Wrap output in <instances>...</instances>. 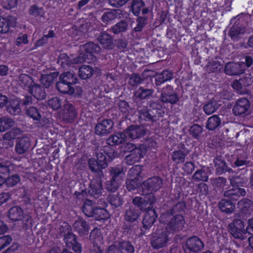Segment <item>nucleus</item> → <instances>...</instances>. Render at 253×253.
I'll list each match as a JSON object with an SVG mask.
<instances>
[{
	"label": "nucleus",
	"mask_w": 253,
	"mask_h": 253,
	"mask_svg": "<svg viewBox=\"0 0 253 253\" xmlns=\"http://www.w3.org/2000/svg\"><path fill=\"white\" fill-rule=\"evenodd\" d=\"M178 203L169 210L165 212L160 216L161 222L166 224L165 231L168 233L173 234L183 229L185 223L184 216L181 214H176L171 216L175 212V209L180 206Z\"/></svg>",
	"instance_id": "f257e3e1"
},
{
	"label": "nucleus",
	"mask_w": 253,
	"mask_h": 253,
	"mask_svg": "<svg viewBox=\"0 0 253 253\" xmlns=\"http://www.w3.org/2000/svg\"><path fill=\"white\" fill-rule=\"evenodd\" d=\"M146 133V129L143 126L131 125L124 130V132H118L110 136L106 143L111 146L120 145L126 141L127 137L132 139L139 138Z\"/></svg>",
	"instance_id": "f03ea898"
},
{
	"label": "nucleus",
	"mask_w": 253,
	"mask_h": 253,
	"mask_svg": "<svg viewBox=\"0 0 253 253\" xmlns=\"http://www.w3.org/2000/svg\"><path fill=\"white\" fill-rule=\"evenodd\" d=\"M150 109L142 108L138 110L139 119L146 122H156L162 117L165 111L163 105L158 100H151L149 102Z\"/></svg>",
	"instance_id": "7ed1b4c3"
},
{
	"label": "nucleus",
	"mask_w": 253,
	"mask_h": 253,
	"mask_svg": "<svg viewBox=\"0 0 253 253\" xmlns=\"http://www.w3.org/2000/svg\"><path fill=\"white\" fill-rule=\"evenodd\" d=\"M100 51V47L92 42L82 45L80 46V53L74 62L77 63H90L94 59L93 53H98Z\"/></svg>",
	"instance_id": "20e7f679"
},
{
	"label": "nucleus",
	"mask_w": 253,
	"mask_h": 253,
	"mask_svg": "<svg viewBox=\"0 0 253 253\" xmlns=\"http://www.w3.org/2000/svg\"><path fill=\"white\" fill-rule=\"evenodd\" d=\"M163 184V179L158 176L148 178L139 187V191L143 195H148L161 188Z\"/></svg>",
	"instance_id": "39448f33"
},
{
	"label": "nucleus",
	"mask_w": 253,
	"mask_h": 253,
	"mask_svg": "<svg viewBox=\"0 0 253 253\" xmlns=\"http://www.w3.org/2000/svg\"><path fill=\"white\" fill-rule=\"evenodd\" d=\"M165 230L159 228L153 234L151 244L155 249H160L166 245L168 241V235Z\"/></svg>",
	"instance_id": "423d86ee"
},
{
	"label": "nucleus",
	"mask_w": 253,
	"mask_h": 253,
	"mask_svg": "<svg viewBox=\"0 0 253 253\" xmlns=\"http://www.w3.org/2000/svg\"><path fill=\"white\" fill-rule=\"evenodd\" d=\"M159 99L158 101L160 103L161 102L164 103L174 104L179 101V97L176 93L172 92L171 86H167L162 89Z\"/></svg>",
	"instance_id": "0eeeda50"
},
{
	"label": "nucleus",
	"mask_w": 253,
	"mask_h": 253,
	"mask_svg": "<svg viewBox=\"0 0 253 253\" xmlns=\"http://www.w3.org/2000/svg\"><path fill=\"white\" fill-rule=\"evenodd\" d=\"M113 125V122L111 120H103L96 125L95 127V133L100 136L106 135L112 131Z\"/></svg>",
	"instance_id": "6e6552de"
},
{
	"label": "nucleus",
	"mask_w": 253,
	"mask_h": 253,
	"mask_svg": "<svg viewBox=\"0 0 253 253\" xmlns=\"http://www.w3.org/2000/svg\"><path fill=\"white\" fill-rule=\"evenodd\" d=\"M250 106L249 101L246 98L238 99L232 109L234 114L236 116L245 114Z\"/></svg>",
	"instance_id": "1a4fd4ad"
},
{
	"label": "nucleus",
	"mask_w": 253,
	"mask_h": 253,
	"mask_svg": "<svg viewBox=\"0 0 253 253\" xmlns=\"http://www.w3.org/2000/svg\"><path fill=\"white\" fill-rule=\"evenodd\" d=\"M185 246L187 250L193 253L201 251L204 247L202 240L196 236L189 238L186 241Z\"/></svg>",
	"instance_id": "9d476101"
},
{
	"label": "nucleus",
	"mask_w": 253,
	"mask_h": 253,
	"mask_svg": "<svg viewBox=\"0 0 253 253\" xmlns=\"http://www.w3.org/2000/svg\"><path fill=\"white\" fill-rule=\"evenodd\" d=\"M246 194V190L242 187H232L223 193V196L230 200L237 201Z\"/></svg>",
	"instance_id": "9b49d317"
},
{
	"label": "nucleus",
	"mask_w": 253,
	"mask_h": 253,
	"mask_svg": "<svg viewBox=\"0 0 253 253\" xmlns=\"http://www.w3.org/2000/svg\"><path fill=\"white\" fill-rule=\"evenodd\" d=\"M76 116V110L72 104L66 103L64 105L62 116L64 120L67 122H72Z\"/></svg>",
	"instance_id": "f8f14e48"
},
{
	"label": "nucleus",
	"mask_w": 253,
	"mask_h": 253,
	"mask_svg": "<svg viewBox=\"0 0 253 253\" xmlns=\"http://www.w3.org/2000/svg\"><path fill=\"white\" fill-rule=\"evenodd\" d=\"M101 178L91 181L88 191V194L95 199L101 196L102 185Z\"/></svg>",
	"instance_id": "ddd939ff"
},
{
	"label": "nucleus",
	"mask_w": 253,
	"mask_h": 253,
	"mask_svg": "<svg viewBox=\"0 0 253 253\" xmlns=\"http://www.w3.org/2000/svg\"><path fill=\"white\" fill-rule=\"evenodd\" d=\"M73 228L80 236H84L88 233L89 226L86 221L79 218L73 224Z\"/></svg>",
	"instance_id": "4468645a"
},
{
	"label": "nucleus",
	"mask_w": 253,
	"mask_h": 253,
	"mask_svg": "<svg viewBox=\"0 0 253 253\" xmlns=\"http://www.w3.org/2000/svg\"><path fill=\"white\" fill-rule=\"evenodd\" d=\"M213 163L216 173L218 174H221L231 170L228 167L223 158L220 156L215 157L213 160Z\"/></svg>",
	"instance_id": "2eb2a0df"
},
{
	"label": "nucleus",
	"mask_w": 253,
	"mask_h": 253,
	"mask_svg": "<svg viewBox=\"0 0 253 253\" xmlns=\"http://www.w3.org/2000/svg\"><path fill=\"white\" fill-rule=\"evenodd\" d=\"M243 65L239 63H228L225 67V72L231 76L238 75L244 72Z\"/></svg>",
	"instance_id": "dca6fc26"
},
{
	"label": "nucleus",
	"mask_w": 253,
	"mask_h": 253,
	"mask_svg": "<svg viewBox=\"0 0 253 253\" xmlns=\"http://www.w3.org/2000/svg\"><path fill=\"white\" fill-rule=\"evenodd\" d=\"M244 27L239 23L234 24L230 29L229 36L232 40L238 41L245 33Z\"/></svg>",
	"instance_id": "f3484780"
},
{
	"label": "nucleus",
	"mask_w": 253,
	"mask_h": 253,
	"mask_svg": "<svg viewBox=\"0 0 253 253\" xmlns=\"http://www.w3.org/2000/svg\"><path fill=\"white\" fill-rule=\"evenodd\" d=\"M158 217L156 212L154 209H149L145 213L142 223L145 229L150 228L154 223Z\"/></svg>",
	"instance_id": "a211bd4d"
},
{
	"label": "nucleus",
	"mask_w": 253,
	"mask_h": 253,
	"mask_svg": "<svg viewBox=\"0 0 253 253\" xmlns=\"http://www.w3.org/2000/svg\"><path fill=\"white\" fill-rule=\"evenodd\" d=\"M97 41L105 49H111L113 46V38L107 33L103 32L100 33L97 38Z\"/></svg>",
	"instance_id": "6ab92c4d"
},
{
	"label": "nucleus",
	"mask_w": 253,
	"mask_h": 253,
	"mask_svg": "<svg viewBox=\"0 0 253 253\" xmlns=\"http://www.w3.org/2000/svg\"><path fill=\"white\" fill-rule=\"evenodd\" d=\"M143 157V152L141 149H137L126 156L125 161L128 165H132L138 162Z\"/></svg>",
	"instance_id": "aec40b11"
},
{
	"label": "nucleus",
	"mask_w": 253,
	"mask_h": 253,
	"mask_svg": "<svg viewBox=\"0 0 253 253\" xmlns=\"http://www.w3.org/2000/svg\"><path fill=\"white\" fill-rule=\"evenodd\" d=\"M29 91L38 100L44 99L46 97V93L44 88L35 83L30 87Z\"/></svg>",
	"instance_id": "412c9836"
},
{
	"label": "nucleus",
	"mask_w": 253,
	"mask_h": 253,
	"mask_svg": "<svg viewBox=\"0 0 253 253\" xmlns=\"http://www.w3.org/2000/svg\"><path fill=\"white\" fill-rule=\"evenodd\" d=\"M30 142L29 138L27 137H22L18 140L16 144L15 151L19 154L26 153L29 149Z\"/></svg>",
	"instance_id": "4be33fe9"
},
{
	"label": "nucleus",
	"mask_w": 253,
	"mask_h": 253,
	"mask_svg": "<svg viewBox=\"0 0 253 253\" xmlns=\"http://www.w3.org/2000/svg\"><path fill=\"white\" fill-rule=\"evenodd\" d=\"M6 107L7 111L12 115H17L21 112L20 101L18 99L9 100Z\"/></svg>",
	"instance_id": "5701e85b"
},
{
	"label": "nucleus",
	"mask_w": 253,
	"mask_h": 253,
	"mask_svg": "<svg viewBox=\"0 0 253 253\" xmlns=\"http://www.w3.org/2000/svg\"><path fill=\"white\" fill-rule=\"evenodd\" d=\"M221 124V120L218 115H214L208 118L206 127L209 130L212 131L218 128Z\"/></svg>",
	"instance_id": "b1692460"
},
{
	"label": "nucleus",
	"mask_w": 253,
	"mask_h": 253,
	"mask_svg": "<svg viewBox=\"0 0 253 253\" xmlns=\"http://www.w3.org/2000/svg\"><path fill=\"white\" fill-rule=\"evenodd\" d=\"M238 208L246 214L253 211V203L252 201L245 199L240 200L238 203Z\"/></svg>",
	"instance_id": "393cba45"
},
{
	"label": "nucleus",
	"mask_w": 253,
	"mask_h": 253,
	"mask_svg": "<svg viewBox=\"0 0 253 253\" xmlns=\"http://www.w3.org/2000/svg\"><path fill=\"white\" fill-rule=\"evenodd\" d=\"M15 125V121L9 117H2L0 118V132H4Z\"/></svg>",
	"instance_id": "a878e982"
},
{
	"label": "nucleus",
	"mask_w": 253,
	"mask_h": 253,
	"mask_svg": "<svg viewBox=\"0 0 253 253\" xmlns=\"http://www.w3.org/2000/svg\"><path fill=\"white\" fill-rule=\"evenodd\" d=\"M75 59H76V57H69L66 54L63 53L59 55L58 58L57 63L60 65L62 67L65 68L66 66H69L74 64H78L74 62Z\"/></svg>",
	"instance_id": "bb28decb"
},
{
	"label": "nucleus",
	"mask_w": 253,
	"mask_h": 253,
	"mask_svg": "<svg viewBox=\"0 0 253 253\" xmlns=\"http://www.w3.org/2000/svg\"><path fill=\"white\" fill-rule=\"evenodd\" d=\"M173 77V73L168 70H164L156 76L155 84L157 86L160 85L165 82L170 80Z\"/></svg>",
	"instance_id": "cd10ccee"
},
{
	"label": "nucleus",
	"mask_w": 253,
	"mask_h": 253,
	"mask_svg": "<svg viewBox=\"0 0 253 253\" xmlns=\"http://www.w3.org/2000/svg\"><path fill=\"white\" fill-rule=\"evenodd\" d=\"M128 28V23L125 20H121L113 26L109 31L115 34H119L126 32Z\"/></svg>",
	"instance_id": "c85d7f7f"
},
{
	"label": "nucleus",
	"mask_w": 253,
	"mask_h": 253,
	"mask_svg": "<svg viewBox=\"0 0 253 253\" xmlns=\"http://www.w3.org/2000/svg\"><path fill=\"white\" fill-rule=\"evenodd\" d=\"M88 166L89 169L92 172L98 173L99 178L103 177V173L102 171V167L100 164L94 158H90L88 160Z\"/></svg>",
	"instance_id": "c756f323"
},
{
	"label": "nucleus",
	"mask_w": 253,
	"mask_h": 253,
	"mask_svg": "<svg viewBox=\"0 0 253 253\" xmlns=\"http://www.w3.org/2000/svg\"><path fill=\"white\" fill-rule=\"evenodd\" d=\"M109 169L111 178L122 182L125 174L123 168L121 167H110Z\"/></svg>",
	"instance_id": "7c9ffc66"
},
{
	"label": "nucleus",
	"mask_w": 253,
	"mask_h": 253,
	"mask_svg": "<svg viewBox=\"0 0 253 253\" xmlns=\"http://www.w3.org/2000/svg\"><path fill=\"white\" fill-rule=\"evenodd\" d=\"M57 76L58 74L56 72L43 75L40 79L41 83L46 88H48L54 83L55 79L57 78Z\"/></svg>",
	"instance_id": "2f4dec72"
},
{
	"label": "nucleus",
	"mask_w": 253,
	"mask_h": 253,
	"mask_svg": "<svg viewBox=\"0 0 253 253\" xmlns=\"http://www.w3.org/2000/svg\"><path fill=\"white\" fill-rule=\"evenodd\" d=\"M17 82L22 87H27L28 90L33 84L35 83L31 77L26 74H22L18 77Z\"/></svg>",
	"instance_id": "473e14b6"
},
{
	"label": "nucleus",
	"mask_w": 253,
	"mask_h": 253,
	"mask_svg": "<svg viewBox=\"0 0 253 253\" xmlns=\"http://www.w3.org/2000/svg\"><path fill=\"white\" fill-rule=\"evenodd\" d=\"M139 216V212L135 208L130 207L126 210L125 218L127 221L132 222L138 219Z\"/></svg>",
	"instance_id": "72a5a7b5"
},
{
	"label": "nucleus",
	"mask_w": 253,
	"mask_h": 253,
	"mask_svg": "<svg viewBox=\"0 0 253 253\" xmlns=\"http://www.w3.org/2000/svg\"><path fill=\"white\" fill-rule=\"evenodd\" d=\"M220 210L226 213H231L234 211L235 205L230 201L226 199L221 200L218 204Z\"/></svg>",
	"instance_id": "f704fd0d"
},
{
	"label": "nucleus",
	"mask_w": 253,
	"mask_h": 253,
	"mask_svg": "<svg viewBox=\"0 0 253 253\" xmlns=\"http://www.w3.org/2000/svg\"><path fill=\"white\" fill-rule=\"evenodd\" d=\"M56 88L59 92L63 94H72L74 92V88L71 86L70 84L60 80L56 84Z\"/></svg>",
	"instance_id": "c9c22d12"
},
{
	"label": "nucleus",
	"mask_w": 253,
	"mask_h": 253,
	"mask_svg": "<svg viewBox=\"0 0 253 253\" xmlns=\"http://www.w3.org/2000/svg\"><path fill=\"white\" fill-rule=\"evenodd\" d=\"M119 14V11L117 10H112L105 12L102 15L101 20L103 23L108 24L115 20Z\"/></svg>",
	"instance_id": "e433bc0d"
},
{
	"label": "nucleus",
	"mask_w": 253,
	"mask_h": 253,
	"mask_svg": "<svg viewBox=\"0 0 253 253\" xmlns=\"http://www.w3.org/2000/svg\"><path fill=\"white\" fill-rule=\"evenodd\" d=\"M154 92L153 89L144 88L142 87H139L135 93L136 97L140 99H145L152 96Z\"/></svg>",
	"instance_id": "4c0bfd02"
},
{
	"label": "nucleus",
	"mask_w": 253,
	"mask_h": 253,
	"mask_svg": "<svg viewBox=\"0 0 253 253\" xmlns=\"http://www.w3.org/2000/svg\"><path fill=\"white\" fill-rule=\"evenodd\" d=\"M92 217L97 220H105L108 218L109 213L104 208L96 207Z\"/></svg>",
	"instance_id": "58836bf2"
},
{
	"label": "nucleus",
	"mask_w": 253,
	"mask_h": 253,
	"mask_svg": "<svg viewBox=\"0 0 253 253\" xmlns=\"http://www.w3.org/2000/svg\"><path fill=\"white\" fill-rule=\"evenodd\" d=\"M23 215L22 209L18 207L11 208L9 211V217L11 220L16 221L21 219Z\"/></svg>",
	"instance_id": "ea45409f"
},
{
	"label": "nucleus",
	"mask_w": 253,
	"mask_h": 253,
	"mask_svg": "<svg viewBox=\"0 0 253 253\" xmlns=\"http://www.w3.org/2000/svg\"><path fill=\"white\" fill-rule=\"evenodd\" d=\"M59 80L71 85L76 83L77 79L73 73L67 72L61 75Z\"/></svg>",
	"instance_id": "a19ab883"
},
{
	"label": "nucleus",
	"mask_w": 253,
	"mask_h": 253,
	"mask_svg": "<svg viewBox=\"0 0 253 253\" xmlns=\"http://www.w3.org/2000/svg\"><path fill=\"white\" fill-rule=\"evenodd\" d=\"M90 240L93 243V245H97L101 243L103 240V236L99 229L95 228L93 229L90 234Z\"/></svg>",
	"instance_id": "79ce46f5"
},
{
	"label": "nucleus",
	"mask_w": 253,
	"mask_h": 253,
	"mask_svg": "<svg viewBox=\"0 0 253 253\" xmlns=\"http://www.w3.org/2000/svg\"><path fill=\"white\" fill-rule=\"evenodd\" d=\"M93 73L92 67L87 65L82 66L79 71V76L83 79H87L90 78Z\"/></svg>",
	"instance_id": "37998d69"
},
{
	"label": "nucleus",
	"mask_w": 253,
	"mask_h": 253,
	"mask_svg": "<svg viewBox=\"0 0 253 253\" xmlns=\"http://www.w3.org/2000/svg\"><path fill=\"white\" fill-rule=\"evenodd\" d=\"M222 66L220 62L211 60L207 65V71L208 73L218 72L221 70Z\"/></svg>",
	"instance_id": "c03bdc74"
},
{
	"label": "nucleus",
	"mask_w": 253,
	"mask_h": 253,
	"mask_svg": "<svg viewBox=\"0 0 253 253\" xmlns=\"http://www.w3.org/2000/svg\"><path fill=\"white\" fill-rule=\"evenodd\" d=\"M96 207L90 200L86 201L83 207V211L88 217H92Z\"/></svg>",
	"instance_id": "a18cd8bd"
},
{
	"label": "nucleus",
	"mask_w": 253,
	"mask_h": 253,
	"mask_svg": "<svg viewBox=\"0 0 253 253\" xmlns=\"http://www.w3.org/2000/svg\"><path fill=\"white\" fill-rule=\"evenodd\" d=\"M186 154L181 150H175L172 153L171 159L176 164L183 163L185 161Z\"/></svg>",
	"instance_id": "49530a36"
},
{
	"label": "nucleus",
	"mask_w": 253,
	"mask_h": 253,
	"mask_svg": "<svg viewBox=\"0 0 253 253\" xmlns=\"http://www.w3.org/2000/svg\"><path fill=\"white\" fill-rule=\"evenodd\" d=\"M132 203L142 211L147 209L149 210V207H147V203L146 202V197H135L132 200Z\"/></svg>",
	"instance_id": "de8ad7c7"
},
{
	"label": "nucleus",
	"mask_w": 253,
	"mask_h": 253,
	"mask_svg": "<svg viewBox=\"0 0 253 253\" xmlns=\"http://www.w3.org/2000/svg\"><path fill=\"white\" fill-rule=\"evenodd\" d=\"M226 182V179L223 177H212L210 179V183L214 189L224 187Z\"/></svg>",
	"instance_id": "09e8293b"
},
{
	"label": "nucleus",
	"mask_w": 253,
	"mask_h": 253,
	"mask_svg": "<svg viewBox=\"0 0 253 253\" xmlns=\"http://www.w3.org/2000/svg\"><path fill=\"white\" fill-rule=\"evenodd\" d=\"M219 108V105L216 101H211L204 107V110L207 115H211L215 112Z\"/></svg>",
	"instance_id": "8fccbe9b"
},
{
	"label": "nucleus",
	"mask_w": 253,
	"mask_h": 253,
	"mask_svg": "<svg viewBox=\"0 0 253 253\" xmlns=\"http://www.w3.org/2000/svg\"><path fill=\"white\" fill-rule=\"evenodd\" d=\"M192 178L197 181L207 182L208 180L209 177L206 171L201 169L197 170L192 175Z\"/></svg>",
	"instance_id": "3c124183"
},
{
	"label": "nucleus",
	"mask_w": 253,
	"mask_h": 253,
	"mask_svg": "<svg viewBox=\"0 0 253 253\" xmlns=\"http://www.w3.org/2000/svg\"><path fill=\"white\" fill-rule=\"evenodd\" d=\"M137 25L133 29L132 35L134 36L135 33L142 31L145 25L147 24V18L146 17H138L136 19Z\"/></svg>",
	"instance_id": "603ef678"
},
{
	"label": "nucleus",
	"mask_w": 253,
	"mask_h": 253,
	"mask_svg": "<svg viewBox=\"0 0 253 253\" xmlns=\"http://www.w3.org/2000/svg\"><path fill=\"white\" fill-rule=\"evenodd\" d=\"M108 201L110 205L114 208L120 207L123 204V200L118 195H110Z\"/></svg>",
	"instance_id": "864d4df0"
},
{
	"label": "nucleus",
	"mask_w": 253,
	"mask_h": 253,
	"mask_svg": "<svg viewBox=\"0 0 253 253\" xmlns=\"http://www.w3.org/2000/svg\"><path fill=\"white\" fill-rule=\"evenodd\" d=\"M119 249L121 253H134V248L129 242L123 241L119 243Z\"/></svg>",
	"instance_id": "5fc2aeb1"
},
{
	"label": "nucleus",
	"mask_w": 253,
	"mask_h": 253,
	"mask_svg": "<svg viewBox=\"0 0 253 253\" xmlns=\"http://www.w3.org/2000/svg\"><path fill=\"white\" fill-rule=\"evenodd\" d=\"M145 4L143 0H132L131 8L133 14L137 16Z\"/></svg>",
	"instance_id": "6e6d98bb"
},
{
	"label": "nucleus",
	"mask_w": 253,
	"mask_h": 253,
	"mask_svg": "<svg viewBox=\"0 0 253 253\" xmlns=\"http://www.w3.org/2000/svg\"><path fill=\"white\" fill-rule=\"evenodd\" d=\"M29 14L36 18L41 17L44 14V10L42 8L34 4L30 6L29 9Z\"/></svg>",
	"instance_id": "4d7b16f0"
},
{
	"label": "nucleus",
	"mask_w": 253,
	"mask_h": 253,
	"mask_svg": "<svg viewBox=\"0 0 253 253\" xmlns=\"http://www.w3.org/2000/svg\"><path fill=\"white\" fill-rule=\"evenodd\" d=\"M247 157L245 153L238 155L236 160L232 164V166L234 168L242 167L247 164Z\"/></svg>",
	"instance_id": "13d9d810"
},
{
	"label": "nucleus",
	"mask_w": 253,
	"mask_h": 253,
	"mask_svg": "<svg viewBox=\"0 0 253 253\" xmlns=\"http://www.w3.org/2000/svg\"><path fill=\"white\" fill-rule=\"evenodd\" d=\"M22 132L20 129L15 128L11 129L9 131L5 133L2 138L5 140H11L15 139L18 135H20Z\"/></svg>",
	"instance_id": "bf43d9fd"
},
{
	"label": "nucleus",
	"mask_w": 253,
	"mask_h": 253,
	"mask_svg": "<svg viewBox=\"0 0 253 253\" xmlns=\"http://www.w3.org/2000/svg\"><path fill=\"white\" fill-rule=\"evenodd\" d=\"M121 182L117 181L116 179L111 178L106 182V188L108 191L115 192L121 184Z\"/></svg>",
	"instance_id": "052dcab7"
},
{
	"label": "nucleus",
	"mask_w": 253,
	"mask_h": 253,
	"mask_svg": "<svg viewBox=\"0 0 253 253\" xmlns=\"http://www.w3.org/2000/svg\"><path fill=\"white\" fill-rule=\"evenodd\" d=\"M232 86L239 94H245L247 93L248 92L247 88L245 87L243 85H242L240 79L239 80L234 81Z\"/></svg>",
	"instance_id": "680f3d73"
},
{
	"label": "nucleus",
	"mask_w": 253,
	"mask_h": 253,
	"mask_svg": "<svg viewBox=\"0 0 253 253\" xmlns=\"http://www.w3.org/2000/svg\"><path fill=\"white\" fill-rule=\"evenodd\" d=\"M228 228L230 233L234 238L241 240L244 239V234L246 233V231H243V230H241L239 231L230 224L229 225Z\"/></svg>",
	"instance_id": "e2e57ef3"
},
{
	"label": "nucleus",
	"mask_w": 253,
	"mask_h": 253,
	"mask_svg": "<svg viewBox=\"0 0 253 253\" xmlns=\"http://www.w3.org/2000/svg\"><path fill=\"white\" fill-rule=\"evenodd\" d=\"M230 184L232 187H241L246 184L245 180L240 176H233L230 178Z\"/></svg>",
	"instance_id": "0e129e2a"
},
{
	"label": "nucleus",
	"mask_w": 253,
	"mask_h": 253,
	"mask_svg": "<svg viewBox=\"0 0 253 253\" xmlns=\"http://www.w3.org/2000/svg\"><path fill=\"white\" fill-rule=\"evenodd\" d=\"M202 127L198 124L193 125L189 129L190 134L195 138H198L202 133Z\"/></svg>",
	"instance_id": "69168bd1"
},
{
	"label": "nucleus",
	"mask_w": 253,
	"mask_h": 253,
	"mask_svg": "<svg viewBox=\"0 0 253 253\" xmlns=\"http://www.w3.org/2000/svg\"><path fill=\"white\" fill-rule=\"evenodd\" d=\"M119 109L125 117H127L131 109L127 102L121 100L119 103Z\"/></svg>",
	"instance_id": "338daca9"
},
{
	"label": "nucleus",
	"mask_w": 253,
	"mask_h": 253,
	"mask_svg": "<svg viewBox=\"0 0 253 253\" xmlns=\"http://www.w3.org/2000/svg\"><path fill=\"white\" fill-rule=\"evenodd\" d=\"M143 79L138 74L134 73L131 75L128 84L132 86H137L138 84L142 83Z\"/></svg>",
	"instance_id": "774afa93"
}]
</instances>
